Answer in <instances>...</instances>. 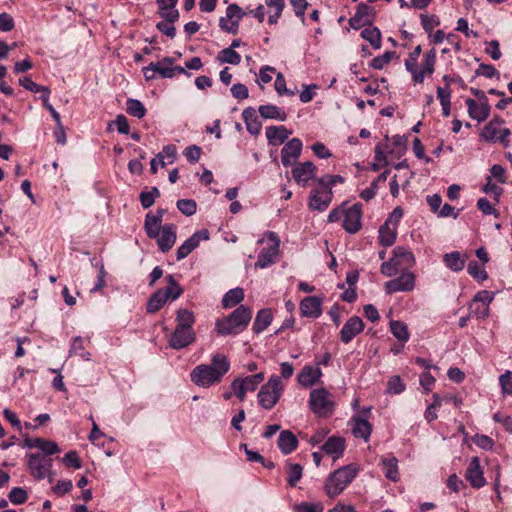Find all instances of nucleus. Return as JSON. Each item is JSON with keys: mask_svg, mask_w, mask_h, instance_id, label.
Wrapping results in <instances>:
<instances>
[{"mask_svg": "<svg viewBox=\"0 0 512 512\" xmlns=\"http://www.w3.org/2000/svg\"><path fill=\"white\" fill-rule=\"evenodd\" d=\"M229 369L228 358L224 354L215 353L211 356L210 364H200L191 371V381L199 387L209 388L220 383Z\"/></svg>", "mask_w": 512, "mask_h": 512, "instance_id": "obj_1", "label": "nucleus"}, {"mask_svg": "<svg viewBox=\"0 0 512 512\" xmlns=\"http://www.w3.org/2000/svg\"><path fill=\"white\" fill-rule=\"evenodd\" d=\"M362 216L363 210L360 203L347 206V202H343L329 212L327 221L335 223L342 219L343 229L349 234H355L362 227Z\"/></svg>", "mask_w": 512, "mask_h": 512, "instance_id": "obj_2", "label": "nucleus"}, {"mask_svg": "<svg viewBox=\"0 0 512 512\" xmlns=\"http://www.w3.org/2000/svg\"><path fill=\"white\" fill-rule=\"evenodd\" d=\"M359 468L355 464H348L330 473L324 485L326 494L330 498L340 495L346 487L356 478Z\"/></svg>", "mask_w": 512, "mask_h": 512, "instance_id": "obj_3", "label": "nucleus"}, {"mask_svg": "<svg viewBox=\"0 0 512 512\" xmlns=\"http://www.w3.org/2000/svg\"><path fill=\"white\" fill-rule=\"evenodd\" d=\"M251 317L252 311L248 307L240 305L229 317L217 320L215 329L220 335L238 334L247 327Z\"/></svg>", "mask_w": 512, "mask_h": 512, "instance_id": "obj_4", "label": "nucleus"}, {"mask_svg": "<svg viewBox=\"0 0 512 512\" xmlns=\"http://www.w3.org/2000/svg\"><path fill=\"white\" fill-rule=\"evenodd\" d=\"M308 406L319 418L330 417L335 410L332 394L324 387L312 389L309 394Z\"/></svg>", "mask_w": 512, "mask_h": 512, "instance_id": "obj_5", "label": "nucleus"}, {"mask_svg": "<svg viewBox=\"0 0 512 512\" xmlns=\"http://www.w3.org/2000/svg\"><path fill=\"white\" fill-rule=\"evenodd\" d=\"M415 264L413 253L404 247H396L392 257L382 263L381 273L387 277L395 276L399 271L411 268Z\"/></svg>", "mask_w": 512, "mask_h": 512, "instance_id": "obj_6", "label": "nucleus"}, {"mask_svg": "<svg viewBox=\"0 0 512 512\" xmlns=\"http://www.w3.org/2000/svg\"><path fill=\"white\" fill-rule=\"evenodd\" d=\"M284 391V385L278 375H272L258 392L257 399L259 405L266 409L271 410L279 401Z\"/></svg>", "mask_w": 512, "mask_h": 512, "instance_id": "obj_7", "label": "nucleus"}, {"mask_svg": "<svg viewBox=\"0 0 512 512\" xmlns=\"http://www.w3.org/2000/svg\"><path fill=\"white\" fill-rule=\"evenodd\" d=\"M27 466L31 475L36 480L48 478L49 482H52L55 476L52 470L53 460L39 453L27 454Z\"/></svg>", "mask_w": 512, "mask_h": 512, "instance_id": "obj_8", "label": "nucleus"}, {"mask_svg": "<svg viewBox=\"0 0 512 512\" xmlns=\"http://www.w3.org/2000/svg\"><path fill=\"white\" fill-rule=\"evenodd\" d=\"M265 239L268 243L258 254L255 268L265 269L275 264L279 258L280 239L275 232L265 233Z\"/></svg>", "mask_w": 512, "mask_h": 512, "instance_id": "obj_9", "label": "nucleus"}, {"mask_svg": "<svg viewBox=\"0 0 512 512\" xmlns=\"http://www.w3.org/2000/svg\"><path fill=\"white\" fill-rule=\"evenodd\" d=\"M436 50L431 49L423 55L422 61L414 63L412 67L406 68L411 74L412 81L416 84L424 82L425 77L431 76L435 71Z\"/></svg>", "mask_w": 512, "mask_h": 512, "instance_id": "obj_10", "label": "nucleus"}, {"mask_svg": "<svg viewBox=\"0 0 512 512\" xmlns=\"http://www.w3.org/2000/svg\"><path fill=\"white\" fill-rule=\"evenodd\" d=\"M264 378L265 374L263 372H259L243 378L239 377L232 381L231 389L233 390L234 395L240 401H243L245 399L246 393L255 391L264 381Z\"/></svg>", "mask_w": 512, "mask_h": 512, "instance_id": "obj_11", "label": "nucleus"}, {"mask_svg": "<svg viewBox=\"0 0 512 512\" xmlns=\"http://www.w3.org/2000/svg\"><path fill=\"white\" fill-rule=\"evenodd\" d=\"M503 121L494 119L490 121L483 129L481 136L494 143H500L504 147L509 146L510 130L502 126Z\"/></svg>", "mask_w": 512, "mask_h": 512, "instance_id": "obj_12", "label": "nucleus"}, {"mask_svg": "<svg viewBox=\"0 0 512 512\" xmlns=\"http://www.w3.org/2000/svg\"><path fill=\"white\" fill-rule=\"evenodd\" d=\"M368 414H370V408L354 415L349 421L352 435L355 438L363 439L365 442L369 441L372 432V425L367 418Z\"/></svg>", "mask_w": 512, "mask_h": 512, "instance_id": "obj_13", "label": "nucleus"}, {"mask_svg": "<svg viewBox=\"0 0 512 512\" xmlns=\"http://www.w3.org/2000/svg\"><path fill=\"white\" fill-rule=\"evenodd\" d=\"M243 15L244 13L238 5L230 4L226 8V15L219 20V27L221 30L235 35L238 33L239 22Z\"/></svg>", "mask_w": 512, "mask_h": 512, "instance_id": "obj_14", "label": "nucleus"}, {"mask_svg": "<svg viewBox=\"0 0 512 512\" xmlns=\"http://www.w3.org/2000/svg\"><path fill=\"white\" fill-rule=\"evenodd\" d=\"M384 288L387 294L410 292L415 288V275L412 272L403 271L399 277L387 281Z\"/></svg>", "mask_w": 512, "mask_h": 512, "instance_id": "obj_15", "label": "nucleus"}, {"mask_svg": "<svg viewBox=\"0 0 512 512\" xmlns=\"http://www.w3.org/2000/svg\"><path fill=\"white\" fill-rule=\"evenodd\" d=\"M333 191L324 190L323 187L314 188L308 197V208L312 211L324 212L332 202Z\"/></svg>", "mask_w": 512, "mask_h": 512, "instance_id": "obj_16", "label": "nucleus"}, {"mask_svg": "<svg viewBox=\"0 0 512 512\" xmlns=\"http://www.w3.org/2000/svg\"><path fill=\"white\" fill-rule=\"evenodd\" d=\"M317 168L311 161L297 164L291 171L295 182L301 187H307L316 178Z\"/></svg>", "mask_w": 512, "mask_h": 512, "instance_id": "obj_17", "label": "nucleus"}, {"mask_svg": "<svg viewBox=\"0 0 512 512\" xmlns=\"http://www.w3.org/2000/svg\"><path fill=\"white\" fill-rule=\"evenodd\" d=\"M209 239V231L202 229L196 231L190 238L185 240L177 249L176 258L178 261L186 258L192 251H194L201 241Z\"/></svg>", "mask_w": 512, "mask_h": 512, "instance_id": "obj_18", "label": "nucleus"}, {"mask_svg": "<svg viewBox=\"0 0 512 512\" xmlns=\"http://www.w3.org/2000/svg\"><path fill=\"white\" fill-rule=\"evenodd\" d=\"M365 324L358 316L350 317L343 325L339 333L340 341L349 344L357 335L363 332Z\"/></svg>", "mask_w": 512, "mask_h": 512, "instance_id": "obj_19", "label": "nucleus"}, {"mask_svg": "<svg viewBox=\"0 0 512 512\" xmlns=\"http://www.w3.org/2000/svg\"><path fill=\"white\" fill-rule=\"evenodd\" d=\"M177 227L174 224H165L162 226L158 237H154L161 252L166 253L171 250L177 239Z\"/></svg>", "mask_w": 512, "mask_h": 512, "instance_id": "obj_20", "label": "nucleus"}, {"mask_svg": "<svg viewBox=\"0 0 512 512\" xmlns=\"http://www.w3.org/2000/svg\"><path fill=\"white\" fill-rule=\"evenodd\" d=\"M303 144L299 138L289 140L281 151V162L283 166L289 167L296 162L302 152Z\"/></svg>", "mask_w": 512, "mask_h": 512, "instance_id": "obj_21", "label": "nucleus"}, {"mask_svg": "<svg viewBox=\"0 0 512 512\" xmlns=\"http://www.w3.org/2000/svg\"><path fill=\"white\" fill-rule=\"evenodd\" d=\"M323 299L318 296H307L301 300L299 309L301 316L317 319L322 315Z\"/></svg>", "mask_w": 512, "mask_h": 512, "instance_id": "obj_22", "label": "nucleus"}, {"mask_svg": "<svg viewBox=\"0 0 512 512\" xmlns=\"http://www.w3.org/2000/svg\"><path fill=\"white\" fill-rule=\"evenodd\" d=\"M196 339L194 329L175 328L169 339V345L173 349H183L192 344Z\"/></svg>", "mask_w": 512, "mask_h": 512, "instance_id": "obj_23", "label": "nucleus"}, {"mask_svg": "<svg viewBox=\"0 0 512 512\" xmlns=\"http://www.w3.org/2000/svg\"><path fill=\"white\" fill-rule=\"evenodd\" d=\"M322 376L319 366L305 365L297 375V382L300 386L308 388L319 383Z\"/></svg>", "mask_w": 512, "mask_h": 512, "instance_id": "obj_24", "label": "nucleus"}, {"mask_svg": "<svg viewBox=\"0 0 512 512\" xmlns=\"http://www.w3.org/2000/svg\"><path fill=\"white\" fill-rule=\"evenodd\" d=\"M165 214V210L160 208L156 210V213L153 214L149 212L145 216L144 220V230L146 232V235L150 239H154V237H158V234L161 231L162 228V221L163 216Z\"/></svg>", "mask_w": 512, "mask_h": 512, "instance_id": "obj_25", "label": "nucleus"}, {"mask_svg": "<svg viewBox=\"0 0 512 512\" xmlns=\"http://www.w3.org/2000/svg\"><path fill=\"white\" fill-rule=\"evenodd\" d=\"M373 19V8L360 3L357 8L355 14L349 19V25L351 28L358 30L362 28L366 24H370Z\"/></svg>", "mask_w": 512, "mask_h": 512, "instance_id": "obj_26", "label": "nucleus"}, {"mask_svg": "<svg viewBox=\"0 0 512 512\" xmlns=\"http://www.w3.org/2000/svg\"><path fill=\"white\" fill-rule=\"evenodd\" d=\"M466 479L474 488H481L486 484L478 457H473L466 469Z\"/></svg>", "mask_w": 512, "mask_h": 512, "instance_id": "obj_27", "label": "nucleus"}, {"mask_svg": "<svg viewBox=\"0 0 512 512\" xmlns=\"http://www.w3.org/2000/svg\"><path fill=\"white\" fill-rule=\"evenodd\" d=\"M174 60L171 57H165L158 62H154V71L163 78H172L176 74L186 73L185 68L181 66L173 67Z\"/></svg>", "mask_w": 512, "mask_h": 512, "instance_id": "obj_28", "label": "nucleus"}, {"mask_svg": "<svg viewBox=\"0 0 512 512\" xmlns=\"http://www.w3.org/2000/svg\"><path fill=\"white\" fill-rule=\"evenodd\" d=\"M345 449V440L339 436L329 437L321 446V451L326 455L331 456L334 460L343 455Z\"/></svg>", "mask_w": 512, "mask_h": 512, "instance_id": "obj_29", "label": "nucleus"}, {"mask_svg": "<svg viewBox=\"0 0 512 512\" xmlns=\"http://www.w3.org/2000/svg\"><path fill=\"white\" fill-rule=\"evenodd\" d=\"M292 133L285 126H269L266 128L265 134L268 143L273 146L283 144Z\"/></svg>", "mask_w": 512, "mask_h": 512, "instance_id": "obj_30", "label": "nucleus"}, {"mask_svg": "<svg viewBox=\"0 0 512 512\" xmlns=\"http://www.w3.org/2000/svg\"><path fill=\"white\" fill-rule=\"evenodd\" d=\"M466 105L470 117L479 122L484 121L489 115V107L485 103L477 102L474 99H467Z\"/></svg>", "mask_w": 512, "mask_h": 512, "instance_id": "obj_31", "label": "nucleus"}, {"mask_svg": "<svg viewBox=\"0 0 512 512\" xmlns=\"http://www.w3.org/2000/svg\"><path fill=\"white\" fill-rule=\"evenodd\" d=\"M298 446L296 436L289 430H284L278 437V448L285 455L292 453Z\"/></svg>", "mask_w": 512, "mask_h": 512, "instance_id": "obj_32", "label": "nucleus"}, {"mask_svg": "<svg viewBox=\"0 0 512 512\" xmlns=\"http://www.w3.org/2000/svg\"><path fill=\"white\" fill-rule=\"evenodd\" d=\"M242 117L248 132L254 136L258 135L261 131L262 124L259 121L254 108L248 107L244 109L242 112Z\"/></svg>", "mask_w": 512, "mask_h": 512, "instance_id": "obj_33", "label": "nucleus"}, {"mask_svg": "<svg viewBox=\"0 0 512 512\" xmlns=\"http://www.w3.org/2000/svg\"><path fill=\"white\" fill-rule=\"evenodd\" d=\"M382 469L385 477L393 482L399 480L398 460L393 455L384 456L381 458Z\"/></svg>", "mask_w": 512, "mask_h": 512, "instance_id": "obj_34", "label": "nucleus"}, {"mask_svg": "<svg viewBox=\"0 0 512 512\" xmlns=\"http://www.w3.org/2000/svg\"><path fill=\"white\" fill-rule=\"evenodd\" d=\"M443 262L451 271L459 272L465 267L466 257L459 251H453L443 256Z\"/></svg>", "mask_w": 512, "mask_h": 512, "instance_id": "obj_35", "label": "nucleus"}, {"mask_svg": "<svg viewBox=\"0 0 512 512\" xmlns=\"http://www.w3.org/2000/svg\"><path fill=\"white\" fill-rule=\"evenodd\" d=\"M261 117L265 119H274L278 121H285L287 119L286 112L273 104L261 105L258 109Z\"/></svg>", "mask_w": 512, "mask_h": 512, "instance_id": "obj_36", "label": "nucleus"}, {"mask_svg": "<svg viewBox=\"0 0 512 512\" xmlns=\"http://www.w3.org/2000/svg\"><path fill=\"white\" fill-rule=\"evenodd\" d=\"M168 300V293L163 289H158L150 296L147 302V312L155 313L159 311Z\"/></svg>", "mask_w": 512, "mask_h": 512, "instance_id": "obj_37", "label": "nucleus"}, {"mask_svg": "<svg viewBox=\"0 0 512 512\" xmlns=\"http://www.w3.org/2000/svg\"><path fill=\"white\" fill-rule=\"evenodd\" d=\"M176 327L183 329H194L195 316L192 311L188 309H178L176 311Z\"/></svg>", "mask_w": 512, "mask_h": 512, "instance_id": "obj_38", "label": "nucleus"}, {"mask_svg": "<svg viewBox=\"0 0 512 512\" xmlns=\"http://www.w3.org/2000/svg\"><path fill=\"white\" fill-rule=\"evenodd\" d=\"M19 83L21 86H23L25 89H27L30 92H33V93L42 92L43 95L41 96V98H42L43 102H48L49 96H50V90L48 89V87L35 83L29 77L20 78Z\"/></svg>", "mask_w": 512, "mask_h": 512, "instance_id": "obj_39", "label": "nucleus"}, {"mask_svg": "<svg viewBox=\"0 0 512 512\" xmlns=\"http://www.w3.org/2000/svg\"><path fill=\"white\" fill-rule=\"evenodd\" d=\"M244 299V291L242 288H233L225 293L222 299L224 308H232L238 305Z\"/></svg>", "mask_w": 512, "mask_h": 512, "instance_id": "obj_40", "label": "nucleus"}, {"mask_svg": "<svg viewBox=\"0 0 512 512\" xmlns=\"http://www.w3.org/2000/svg\"><path fill=\"white\" fill-rule=\"evenodd\" d=\"M156 157L159 159L160 166L165 167L175 162L177 158V148L173 144L166 145L163 147L162 151L156 155Z\"/></svg>", "mask_w": 512, "mask_h": 512, "instance_id": "obj_41", "label": "nucleus"}, {"mask_svg": "<svg viewBox=\"0 0 512 512\" xmlns=\"http://www.w3.org/2000/svg\"><path fill=\"white\" fill-rule=\"evenodd\" d=\"M361 37L368 41L374 49L381 48V32L377 27L369 26L361 31Z\"/></svg>", "mask_w": 512, "mask_h": 512, "instance_id": "obj_42", "label": "nucleus"}, {"mask_svg": "<svg viewBox=\"0 0 512 512\" xmlns=\"http://www.w3.org/2000/svg\"><path fill=\"white\" fill-rule=\"evenodd\" d=\"M272 321V313L269 309H261L254 320L253 329L256 333L264 331Z\"/></svg>", "mask_w": 512, "mask_h": 512, "instance_id": "obj_43", "label": "nucleus"}, {"mask_svg": "<svg viewBox=\"0 0 512 512\" xmlns=\"http://www.w3.org/2000/svg\"><path fill=\"white\" fill-rule=\"evenodd\" d=\"M378 239L380 244L384 247L391 246L396 239V227L390 228V224L385 222V224L379 229Z\"/></svg>", "mask_w": 512, "mask_h": 512, "instance_id": "obj_44", "label": "nucleus"}, {"mask_svg": "<svg viewBox=\"0 0 512 512\" xmlns=\"http://www.w3.org/2000/svg\"><path fill=\"white\" fill-rule=\"evenodd\" d=\"M77 355L84 361L91 360V354L85 351L84 340L81 336H76L72 339L69 356Z\"/></svg>", "mask_w": 512, "mask_h": 512, "instance_id": "obj_45", "label": "nucleus"}, {"mask_svg": "<svg viewBox=\"0 0 512 512\" xmlns=\"http://www.w3.org/2000/svg\"><path fill=\"white\" fill-rule=\"evenodd\" d=\"M390 330L395 338H397L400 342H407L409 340V332L407 325L402 321H391L390 322Z\"/></svg>", "mask_w": 512, "mask_h": 512, "instance_id": "obj_46", "label": "nucleus"}, {"mask_svg": "<svg viewBox=\"0 0 512 512\" xmlns=\"http://www.w3.org/2000/svg\"><path fill=\"white\" fill-rule=\"evenodd\" d=\"M217 60L221 64L228 63L231 65H238L241 62V56L232 48H225L218 53Z\"/></svg>", "mask_w": 512, "mask_h": 512, "instance_id": "obj_47", "label": "nucleus"}, {"mask_svg": "<svg viewBox=\"0 0 512 512\" xmlns=\"http://www.w3.org/2000/svg\"><path fill=\"white\" fill-rule=\"evenodd\" d=\"M126 111L129 115L138 119L146 115V108L143 103L137 99L129 98L126 102Z\"/></svg>", "mask_w": 512, "mask_h": 512, "instance_id": "obj_48", "label": "nucleus"}, {"mask_svg": "<svg viewBox=\"0 0 512 512\" xmlns=\"http://www.w3.org/2000/svg\"><path fill=\"white\" fill-rule=\"evenodd\" d=\"M287 482L290 486H296L303 475V468L300 464L289 463L286 468Z\"/></svg>", "mask_w": 512, "mask_h": 512, "instance_id": "obj_49", "label": "nucleus"}, {"mask_svg": "<svg viewBox=\"0 0 512 512\" xmlns=\"http://www.w3.org/2000/svg\"><path fill=\"white\" fill-rule=\"evenodd\" d=\"M37 449H39L43 453L42 455L46 457L60 452V448L56 442L40 437L38 438Z\"/></svg>", "mask_w": 512, "mask_h": 512, "instance_id": "obj_50", "label": "nucleus"}, {"mask_svg": "<svg viewBox=\"0 0 512 512\" xmlns=\"http://www.w3.org/2000/svg\"><path fill=\"white\" fill-rule=\"evenodd\" d=\"M467 272L477 281H485L488 278V274L483 266L475 261H471L467 266Z\"/></svg>", "mask_w": 512, "mask_h": 512, "instance_id": "obj_51", "label": "nucleus"}, {"mask_svg": "<svg viewBox=\"0 0 512 512\" xmlns=\"http://www.w3.org/2000/svg\"><path fill=\"white\" fill-rule=\"evenodd\" d=\"M159 196L160 191L157 187H153L149 191H142L140 193V202L142 207L145 209L151 207Z\"/></svg>", "mask_w": 512, "mask_h": 512, "instance_id": "obj_52", "label": "nucleus"}, {"mask_svg": "<svg viewBox=\"0 0 512 512\" xmlns=\"http://www.w3.org/2000/svg\"><path fill=\"white\" fill-rule=\"evenodd\" d=\"M499 385L503 396L512 395V371L506 370L499 376Z\"/></svg>", "mask_w": 512, "mask_h": 512, "instance_id": "obj_53", "label": "nucleus"}, {"mask_svg": "<svg viewBox=\"0 0 512 512\" xmlns=\"http://www.w3.org/2000/svg\"><path fill=\"white\" fill-rule=\"evenodd\" d=\"M395 54V51H386L384 54L374 57L370 66L374 69L381 70L390 63Z\"/></svg>", "mask_w": 512, "mask_h": 512, "instance_id": "obj_54", "label": "nucleus"}, {"mask_svg": "<svg viewBox=\"0 0 512 512\" xmlns=\"http://www.w3.org/2000/svg\"><path fill=\"white\" fill-rule=\"evenodd\" d=\"M489 315V307L477 302H471L469 305V317L485 319Z\"/></svg>", "mask_w": 512, "mask_h": 512, "instance_id": "obj_55", "label": "nucleus"}, {"mask_svg": "<svg viewBox=\"0 0 512 512\" xmlns=\"http://www.w3.org/2000/svg\"><path fill=\"white\" fill-rule=\"evenodd\" d=\"M9 501L15 505L23 504L28 499L27 492L21 487H14L8 494Z\"/></svg>", "mask_w": 512, "mask_h": 512, "instance_id": "obj_56", "label": "nucleus"}, {"mask_svg": "<svg viewBox=\"0 0 512 512\" xmlns=\"http://www.w3.org/2000/svg\"><path fill=\"white\" fill-rule=\"evenodd\" d=\"M178 210L186 216H191L196 213L197 205L192 199H180L177 201Z\"/></svg>", "mask_w": 512, "mask_h": 512, "instance_id": "obj_57", "label": "nucleus"}, {"mask_svg": "<svg viewBox=\"0 0 512 512\" xmlns=\"http://www.w3.org/2000/svg\"><path fill=\"white\" fill-rule=\"evenodd\" d=\"M275 72H276V70L272 66H269V65L262 66L259 70V75H258V79H257L258 84L262 86L264 84H268L269 82H271Z\"/></svg>", "mask_w": 512, "mask_h": 512, "instance_id": "obj_58", "label": "nucleus"}, {"mask_svg": "<svg viewBox=\"0 0 512 512\" xmlns=\"http://www.w3.org/2000/svg\"><path fill=\"white\" fill-rule=\"evenodd\" d=\"M159 14L165 21L175 22L179 18V12L175 6H158Z\"/></svg>", "mask_w": 512, "mask_h": 512, "instance_id": "obj_59", "label": "nucleus"}, {"mask_svg": "<svg viewBox=\"0 0 512 512\" xmlns=\"http://www.w3.org/2000/svg\"><path fill=\"white\" fill-rule=\"evenodd\" d=\"M274 87H275V90L276 92L279 94V95H289V96H293L295 94L294 91L292 90H289L287 87H286V80H285V77L282 73H277L276 74V79H275V83H274Z\"/></svg>", "mask_w": 512, "mask_h": 512, "instance_id": "obj_60", "label": "nucleus"}, {"mask_svg": "<svg viewBox=\"0 0 512 512\" xmlns=\"http://www.w3.org/2000/svg\"><path fill=\"white\" fill-rule=\"evenodd\" d=\"M295 512H323L324 507L321 503L301 502L293 508Z\"/></svg>", "mask_w": 512, "mask_h": 512, "instance_id": "obj_61", "label": "nucleus"}, {"mask_svg": "<svg viewBox=\"0 0 512 512\" xmlns=\"http://www.w3.org/2000/svg\"><path fill=\"white\" fill-rule=\"evenodd\" d=\"M406 386L399 376H393L388 380L387 391L391 394H400L405 390Z\"/></svg>", "mask_w": 512, "mask_h": 512, "instance_id": "obj_62", "label": "nucleus"}, {"mask_svg": "<svg viewBox=\"0 0 512 512\" xmlns=\"http://www.w3.org/2000/svg\"><path fill=\"white\" fill-rule=\"evenodd\" d=\"M344 178L340 175L328 176L326 178L317 179V183L324 188V190L332 191L333 186L337 183H343Z\"/></svg>", "mask_w": 512, "mask_h": 512, "instance_id": "obj_63", "label": "nucleus"}, {"mask_svg": "<svg viewBox=\"0 0 512 512\" xmlns=\"http://www.w3.org/2000/svg\"><path fill=\"white\" fill-rule=\"evenodd\" d=\"M62 461L65 465L73 467L74 469H80L82 466L79 456L74 450L67 452Z\"/></svg>", "mask_w": 512, "mask_h": 512, "instance_id": "obj_64", "label": "nucleus"}]
</instances>
